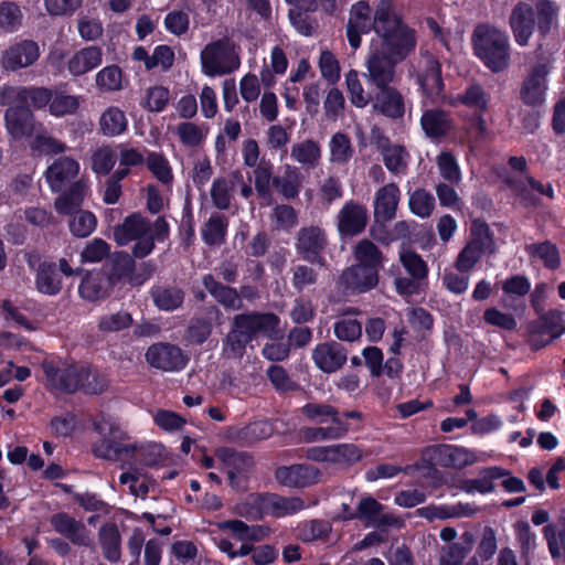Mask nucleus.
I'll return each mask as SVG.
<instances>
[{
  "label": "nucleus",
  "instance_id": "nucleus-49",
  "mask_svg": "<svg viewBox=\"0 0 565 565\" xmlns=\"http://www.w3.org/2000/svg\"><path fill=\"white\" fill-rule=\"evenodd\" d=\"M156 306L161 310L171 311L183 302V291L175 287H158L152 291Z\"/></svg>",
  "mask_w": 565,
  "mask_h": 565
},
{
  "label": "nucleus",
  "instance_id": "nucleus-29",
  "mask_svg": "<svg viewBox=\"0 0 565 565\" xmlns=\"http://www.w3.org/2000/svg\"><path fill=\"white\" fill-rule=\"evenodd\" d=\"M237 182H241V171H233L213 181L210 193L212 202L217 209L227 210L231 206Z\"/></svg>",
  "mask_w": 565,
  "mask_h": 565
},
{
  "label": "nucleus",
  "instance_id": "nucleus-15",
  "mask_svg": "<svg viewBox=\"0 0 565 565\" xmlns=\"http://www.w3.org/2000/svg\"><path fill=\"white\" fill-rule=\"evenodd\" d=\"M51 99V92L42 87L4 86L0 88V105L17 104L24 107L32 105L35 108H42L50 105Z\"/></svg>",
  "mask_w": 565,
  "mask_h": 565
},
{
  "label": "nucleus",
  "instance_id": "nucleus-10",
  "mask_svg": "<svg viewBox=\"0 0 565 565\" xmlns=\"http://www.w3.org/2000/svg\"><path fill=\"white\" fill-rule=\"evenodd\" d=\"M202 72L206 76H220L237 70L241 65L235 45L227 39L207 44L201 52Z\"/></svg>",
  "mask_w": 565,
  "mask_h": 565
},
{
  "label": "nucleus",
  "instance_id": "nucleus-60",
  "mask_svg": "<svg viewBox=\"0 0 565 565\" xmlns=\"http://www.w3.org/2000/svg\"><path fill=\"white\" fill-rule=\"evenodd\" d=\"M409 209L419 217H428L435 209L434 196L425 190L418 189L409 195Z\"/></svg>",
  "mask_w": 565,
  "mask_h": 565
},
{
  "label": "nucleus",
  "instance_id": "nucleus-17",
  "mask_svg": "<svg viewBox=\"0 0 565 565\" xmlns=\"http://www.w3.org/2000/svg\"><path fill=\"white\" fill-rule=\"evenodd\" d=\"M4 106H8L4 119L9 135L14 139L32 137L40 125L34 121L32 111L28 107L17 104H6Z\"/></svg>",
  "mask_w": 565,
  "mask_h": 565
},
{
  "label": "nucleus",
  "instance_id": "nucleus-12",
  "mask_svg": "<svg viewBox=\"0 0 565 565\" xmlns=\"http://www.w3.org/2000/svg\"><path fill=\"white\" fill-rule=\"evenodd\" d=\"M363 456V449L352 443L315 446L306 452V457L312 461L328 462L343 468L359 462Z\"/></svg>",
  "mask_w": 565,
  "mask_h": 565
},
{
  "label": "nucleus",
  "instance_id": "nucleus-53",
  "mask_svg": "<svg viewBox=\"0 0 565 565\" xmlns=\"http://www.w3.org/2000/svg\"><path fill=\"white\" fill-rule=\"evenodd\" d=\"M349 428L345 424L330 425L326 427H310L303 430V438L309 443L332 440L342 438Z\"/></svg>",
  "mask_w": 565,
  "mask_h": 565
},
{
  "label": "nucleus",
  "instance_id": "nucleus-11",
  "mask_svg": "<svg viewBox=\"0 0 565 565\" xmlns=\"http://www.w3.org/2000/svg\"><path fill=\"white\" fill-rule=\"evenodd\" d=\"M411 74L415 76L427 102L434 103L444 90L441 66L435 56L422 53L412 64Z\"/></svg>",
  "mask_w": 565,
  "mask_h": 565
},
{
  "label": "nucleus",
  "instance_id": "nucleus-55",
  "mask_svg": "<svg viewBox=\"0 0 565 565\" xmlns=\"http://www.w3.org/2000/svg\"><path fill=\"white\" fill-rule=\"evenodd\" d=\"M437 168L440 177L452 185L460 183L462 175L456 158L448 151L437 157Z\"/></svg>",
  "mask_w": 565,
  "mask_h": 565
},
{
  "label": "nucleus",
  "instance_id": "nucleus-61",
  "mask_svg": "<svg viewBox=\"0 0 565 565\" xmlns=\"http://www.w3.org/2000/svg\"><path fill=\"white\" fill-rule=\"evenodd\" d=\"M333 331L339 340L354 342L362 335V326L355 319L343 317L334 322Z\"/></svg>",
  "mask_w": 565,
  "mask_h": 565
},
{
  "label": "nucleus",
  "instance_id": "nucleus-6",
  "mask_svg": "<svg viewBox=\"0 0 565 565\" xmlns=\"http://www.w3.org/2000/svg\"><path fill=\"white\" fill-rule=\"evenodd\" d=\"M279 319L273 313L237 315L224 348L228 356L241 358L248 342L257 335L268 338L278 334Z\"/></svg>",
  "mask_w": 565,
  "mask_h": 565
},
{
  "label": "nucleus",
  "instance_id": "nucleus-2",
  "mask_svg": "<svg viewBox=\"0 0 565 565\" xmlns=\"http://www.w3.org/2000/svg\"><path fill=\"white\" fill-rule=\"evenodd\" d=\"M398 43L376 46L371 58H366V76L379 88L373 108L391 118L404 115L403 97L395 88L388 86L395 77V66L403 62L414 50L411 39L401 38Z\"/></svg>",
  "mask_w": 565,
  "mask_h": 565
},
{
  "label": "nucleus",
  "instance_id": "nucleus-20",
  "mask_svg": "<svg viewBox=\"0 0 565 565\" xmlns=\"http://www.w3.org/2000/svg\"><path fill=\"white\" fill-rule=\"evenodd\" d=\"M367 223L366 207L355 202H347L338 214V230L343 236L361 233Z\"/></svg>",
  "mask_w": 565,
  "mask_h": 565
},
{
  "label": "nucleus",
  "instance_id": "nucleus-24",
  "mask_svg": "<svg viewBox=\"0 0 565 565\" xmlns=\"http://www.w3.org/2000/svg\"><path fill=\"white\" fill-rule=\"evenodd\" d=\"M312 359L321 371L332 373L347 362V352L339 343L327 342L316 347Z\"/></svg>",
  "mask_w": 565,
  "mask_h": 565
},
{
  "label": "nucleus",
  "instance_id": "nucleus-56",
  "mask_svg": "<svg viewBox=\"0 0 565 565\" xmlns=\"http://www.w3.org/2000/svg\"><path fill=\"white\" fill-rule=\"evenodd\" d=\"M329 149L330 161L339 164L348 162L353 153L350 138L342 132H337L332 136L329 142Z\"/></svg>",
  "mask_w": 565,
  "mask_h": 565
},
{
  "label": "nucleus",
  "instance_id": "nucleus-31",
  "mask_svg": "<svg viewBox=\"0 0 565 565\" xmlns=\"http://www.w3.org/2000/svg\"><path fill=\"white\" fill-rule=\"evenodd\" d=\"M420 125L424 132L430 138L447 135L452 125L449 115L441 109H427L423 113Z\"/></svg>",
  "mask_w": 565,
  "mask_h": 565
},
{
  "label": "nucleus",
  "instance_id": "nucleus-46",
  "mask_svg": "<svg viewBox=\"0 0 565 565\" xmlns=\"http://www.w3.org/2000/svg\"><path fill=\"white\" fill-rule=\"evenodd\" d=\"M462 540L467 545L461 543H451L444 547L439 558V565H462L463 559L472 547V535L465 533Z\"/></svg>",
  "mask_w": 565,
  "mask_h": 565
},
{
  "label": "nucleus",
  "instance_id": "nucleus-59",
  "mask_svg": "<svg viewBox=\"0 0 565 565\" xmlns=\"http://www.w3.org/2000/svg\"><path fill=\"white\" fill-rule=\"evenodd\" d=\"M79 103L78 96L56 93L52 95L50 113L55 117L71 115L77 110Z\"/></svg>",
  "mask_w": 565,
  "mask_h": 565
},
{
  "label": "nucleus",
  "instance_id": "nucleus-26",
  "mask_svg": "<svg viewBox=\"0 0 565 565\" xmlns=\"http://www.w3.org/2000/svg\"><path fill=\"white\" fill-rule=\"evenodd\" d=\"M326 244L323 232L319 227L302 228L298 235L297 248L305 259L320 263V253Z\"/></svg>",
  "mask_w": 565,
  "mask_h": 565
},
{
  "label": "nucleus",
  "instance_id": "nucleus-22",
  "mask_svg": "<svg viewBox=\"0 0 565 565\" xmlns=\"http://www.w3.org/2000/svg\"><path fill=\"white\" fill-rule=\"evenodd\" d=\"M433 452L436 462L448 468L461 469L478 460L475 451L455 445H439Z\"/></svg>",
  "mask_w": 565,
  "mask_h": 565
},
{
  "label": "nucleus",
  "instance_id": "nucleus-35",
  "mask_svg": "<svg viewBox=\"0 0 565 565\" xmlns=\"http://www.w3.org/2000/svg\"><path fill=\"white\" fill-rule=\"evenodd\" d=\"M131 446L135 448L131 465L156 466L166 459V448L159 443H131Z\"/></svg>",
  "mask_w": 565,
  "mask_h": 565
},
{
  "label": "nucleus",
  "instance_id": "nucleus-62",
  "mask_svg": "<svg viewBox=\"0 0 565 565\" xmlns=\"http://www.w3.org/2000/svg\"><path fill=\"white\" fill-rule=\"evenodd\" d=\"M331 525L327 521L311 520L299 525L298 535L302 542H313L328 536Z\"/></svg>",
  "mask_w": 565,
  "mask_h": 565
},
{
  "label": "nucleus",
  "instance_id": "nucleus-8",
  "mask_svg": "<svg viewBox=\"0 0 565 565\" xmlns=\"http://www.w3.org/2000/svg\"><path fill=\"white\" fill-rule=\"evenodd\" d=\"M475 54L492 72H501L510 64V42L505 32L491 24H479L472 34Z\"/></svg>",
  "mask_w": 565,
  "mask_h": 565
},
{
  "label": "nucleus",
  "instance_id": "nucleus-48",
  "mask_svg": "<svg viewBox=\"0 0 565 565\" xmlns=\"http://www.w3.org/2000/svg\"><path fill=\"white\" fill-rule=\"evenodd\" d=\"M227 218L221 214H213L202 228L203 241L209 245L221 244L226 235Z\"/></svg>",
  "mask_w": 565,
  "mask_h": 565
},
{
  "label": "nucleus",
  "instance_id": "nucleus-54",
  "mask_svg": "<svg viewBox=\"0 0 565 565\" xmlns=\"http://www.w3.org/2000/svg\"><path fill=\"white\" fill-rule=\"evenodd\" d=\"M291 157L300 164L315 167L321 158V150L317 142L306 140L291 148Z\"/></svg>",
  "mask_w": 565,
  "mask_h": 565
},
{
  "label": "nucleus",
  "instance_id": "nucleus-7",
  "mask_svg": "<svg viewBox=\"0 0 565 565\" xmlns=\"http://www.w3.org/2000/svg\"><path fill=\"white\" fill-rule=\"evenodd\" d=\"M95 430L102 437L93 444V454L102 459L131 465V458L135 448L131 443H121L126 438L119 422L109 416L102 414L94 423Z\"/></svg>",
  "mask_w": 565,
  "mask_h": 565
},
{
  "label": "nucleus",
  "instance_id": "nucleus-41",
  "mask_svg": "<svg viewBox=\"0 0 565 565\" xmlns=\"http://www.w3.org/2000/svg\"><path fill=\"white\" fill-rule=\"evenodd\" d=\"M99 541L104 556L110 562H118L120 558V535L114 523L105 524L99 530Z\"/></svg>",
  "mask_w": 565,
  "mask_h": 565
},
{
  "label": "nucleus",
  "instance_id": "nucleus-32",
  "mask_svg": "<svg viewBox=\"0 0 565 565\" xmlns=\"http://www.w3.org/2000/svg\"><path fill=\"white\" fill-rule=\"evenodd\" d=\"M508 476V470L499 467L483 469L475 479L466 480L462 483V490L467 493H490L494 490L493 481Z\"/></svg>",
  "mask_w": 565,
  "mask_h": 565
},
{
  "label": "nucleus",
  "instance_id": "nucleus-50",
  "mask_svg": "<svg viewBox=\"0 0 565 565\" xmlns=\"http://www.w3.org/2000/svg\"><path fill=\"white\" fill-rule=\"evenodd\" d=\"M169 99V89L164 86L156 85L145 90V95L141 98L140 105L142 108L149 111L160 113L166 108Z\"/></svg>",
  "mask_w": 565,
  "mask_h": 565
},
{
  "label": "nucleus",
  "instance_id": "nucleus-40",
  "mask_svg": "<svg viewBox=\"0 0 565 565\" xmlns=\"http://www.w3.org/2000/svg\"><path fill=\"white\" fill-rule=\"evenodd\" d=\"M525 250L532 260H541L547 268L559 266V253L552 242L532 243L525 246Z\"/></svg>",
  "mask_w": 565,
  "mask_h": 565
},
{
  "label": "nucleus",
  "instance_id": "nucleus-21",
  "mask_svg": "<svg viewBox=\"0 0 565 565\" xmlns=\"http://www.w3.org/2000/svg\"><path fill=\"white\" fill-rule=\"evenodd\" d=\"M50 524L55 532L65 536L74 544L88 545L90 543L89 533L84 523L67 513L60 512L53 514L50 518Z\"/></svg>",
  "mask_w": 565,
  "mask_h": 565
},
{
  "label": "nucleus",
  "instance_id": "nucleus-63",
  "mask_svg": "<svg viewBox=\"0 0 565 565\" xmlns=\"http://www.w3.org/2000/svg\"><path fill=\"white\" fill-rule=\"evenodd\" d=\"M132 323L131 315L126 311L106 313L100 317L98 328L103 332H119Z\"/></svg>",
  "mask_w": 565,
  "mask_h": 565
},
{
  "label": "nucleus",
  "instance_id": "nucleus-37",
  "mask_svg": "<svg viewBox=\"0 0 565 565\" xmlns=\"http://www.w3.org/2000/svg\"><path fill=\"white\" fill-rule=\"evenodd\" d=\"M36 289L44 295L55 296L62 289V279L56 271L54 264H41L36 278H35Z\"/></svg>",
  "mask_w": 565,
  "mask_h": 565
},
{
  "label": "nucleus",
  "instance_id": "nucleus-3",
  "mask_svg": "<svg viewBox=\"0 0 565 565\" xmlns=\"http://www.w3.org/2000/svg\"><path fill=\"white\" fill-rule=\"evenodd\" d=\"M42 369L45 385L54 392L73 393L83 390L89 394L102 393L107 387L104 377L92 374L85 365L67 364L62 361H44Z\"/></svg>",
  "mask_w": 565,
  "mask_h": 565
},
{
  "label": "nucleus",
  "instance_id": "nucleus-57",
  "mask_svg": "<svg viewBox=\"0 0 565 565\" xmlns=\"http://www.w3.org/2000/svg\"><path fill=\"white\" fill-rule=\"evenodd\" d=\"M23 14L20 7L10 1L0 3V29L4 32H14L22 24Z\"/></svg>",
  "mask_w": 565,
  "mask_h": 565
},
{
  "label": "nucleus",
  "instance_id": "nucleus-38",
  "mask_svg": "<svg viewBox=\"0 0 565 565\" xmlns=\"http://www.w3.org/2000/svg\"><path fill=\"white\" fill-rule=\"evenodd\" d=\"M512 186L516 193V195L522 200V202L526 205L534 204V200L531 196V191H536L541 194H544L548 198L554 196V190L550 183L543 184L531 177L522 175L519 180L512 183Z\"/></svg>",
  "mask_w": 565,
  "mask_h": 565
},
{
  "label": "nucleus",
  "instance_id": "nucleus-23",
  "mask_svg": "<svg viewBox=\"0 0 565 565\" xmlns=\"http://www.w3.org/2000/svg\"><path fill=\"white\" fill-rule=\"evenodd\" d=\"M491 95L480 84L469 85L462 93L446 97L449 106L462 105L475 113H486L489 107Z\"/></svg>",
  "mask_w": 565,
  "mask_h": 565
},
{
  "label": "nucleus",
  "instance_id": "nucleus-5",
  "mask_svg": "<svg viewBox=\"0 0 565 565\" xmlns=\"http://www.w3.org/2000/svg\"><path fill=\"white\" fill-rule=\"evenodd\" d=\"M168 233V223L162 217H158L151 224L143 216L134 214L115 227L114 237L119 245L136 241L134 255L143 258L152 252L154 241L164 239Z\"/></svg>",
  "mask_w": 565,
  "mask_h": 565
},
{
  "label": "nucleus",
  "instance_id": "nucleus-1",
  "mask_svg": "<svg viewBox=\"0 0 565 565\" xmlns=\"http://www.w3.org/2000/svg\"><path fill=\"white\" fill-rule=\"evenodd\" d=\"M374 31L366 58H371L376 46L385 47L388 43H398L401 38L411 39L416 47L415 31L408 28L394 10L391 0H380L375 11L367 2L359 1L350 10L347 25L348 41L354 50L361 45V35Z\"/></svg>",
  "mask_w": 565,
  "mask_h": 565
},
{
  "label": "nucleus",
  "instance_id": "nucleus-33",
  "mask_svg": "<svg viewBox=\"0 0 565 565\" xmlns=\"http://www.w3.org/2000/svg\"><path fill=\"white\" fill-rule=\"evenodd\" d=\"M99 128L107 137L122 135L128 128V119L122 109L117 106L106 108L99 118Z\"/></svg>",
  "mask_w": 565,
  "mask_h": 565
},
{
  "label": "nucleus",
  "instance_id": "nucleus-64",
  "mask_svg": "<svg viewBox=\"0 0 565 565\" xmlns=\"http://www.w3.org/2000/svg\"><path fill=\"white\" fill-rule=\"evenodd\" d=\"M152 418L160 429L171 434L181 430L186 423L181 415L168 409L156 411Z\"/></svg>",
  "mask_w": 565,
  "mask_h": 565
},
{
  "label": "nucleus",
  "instance_id": "nucleus-16",
  "mask_svg": "<svg viewBox=\"0 0 565 565\" xmlns=\"http://www.w3.org/2000/svg\"><path fill=\"white\" fill-rule=\"evenodd\" d=\"M146 360L152 367L168 372L181 370L186 364V359L181 349L168 343H157L149 347L146 352Z\"/></svg>",
  "mask_w": 565,
  "mask_h": 565
},
{
  "label": "nucleus",
  "instance_id": "nucleus-45",
  "mask_svg": "<svg viewBox=\"0 0 565 565\" xmlns=\"http://www.w3.org/2000/svg\"><path fill=\"white\" fill-rule=\"evenodd\" d=\"M543 535L553 558L565 559V524L551 523L544 526Z\"/></svg>",
  "mask_w": 565,
  "mask_h": 565
},
{
  "label": "nucleus",
  "instance_id": "nucleus-30",
  "mask_svg": "<svg viewBox=\"0 0 565 565\" xmlns=\"http://www.w3.org/2000/svg\"><path fill=\"white\" fill-rule=\"evenodd\" d=\"M399 201V190L396 184L390 183L381 188L375 194L374 213L382 221L394 217Z\"/></svg>",
  "mask_w": 565,
  "mask_h": 565
},
{
  "label": "nucleus",
  "instance_id": "nucleus-39",
  "mask_svg": "<svg viewBox=\"0 0 565 565\" xmlns=\"http://www.w3.org/2000/svg\"><path fill=\"white\" fill-rule=\"evenodd\" d=\"M29 146L33 151L44 154L62 153L67 148L63 142L50 136L42 125H39L33 136L29 138Z\"/></svg>",
  "mask_w": 565,
  "mask_h": 565
},
{
  "label": "nucleus",
  "instance_id": "nucleus-51",
  "mask_svg": "<svg viewBox=\"0 0 565 565\" xmlns=\"http://www.w3.org/2000/svg\"><path fill=\"white\" fill-rule=\"evenodd\" d=\"M408 153L402 147L397 145H390L383 150V160L385 167L395 174L405 173L408 164Z\"/></svg>",
  "mask_w": 565,
  "mask_h": 565
},
{
  "label": "nucleus",
  "instance_id": "nucleus-58",
  "mask_svg": "<svg viewBox=\"0 0 565 565\" xmlns=\"http://www.w3.org/2000/svg\"><path fill=\"white\" fill-rule=\"evenodd\" d=\"M118 158L116 149L111 147H100L92 156V169L95 173L106 175L114 168Z\"/></svg>",
  "mask_w": 565,
  "mask_h": 565
},
{
  "label": "nucleus",
  "instance_id": "nucleus-13",
  "mask_svg": "<svg viewBox=\"0 0 565 565\" xmlns=\"http://www.w3.org/2000/svg\"><path fill=\"white\" fill-rule=\"evenodd\" d=\"M548 73L550 70L546 64H537L530 70L520 90V96L524 104L533 107L544 104Z\"/></svg>",
  "mask_w": 565,
  "mask_h": 565
},
{
  "label": "nucleus",
  "instance_id": "nucleus-9",
  "mask_svg": "<svg viewBox=\"0 0 565 565\" xmlns=\"http://www.w3.org/2000/svg\"><path fill=\"white\" fill-rule=\"evenodd\" d=\"M135 262L134 259L125 254L117 257L113 274L110 278H106L99 271L88 273L82 280L78 292L81 297L88 301H96L105 298L108 295V285L111 279L126 278L131 285H140L147 277L139 279L132 276Z\"/></svg>",
  "mask_w": 565,
  "mask_h": 565
},
{
  "label": "nucleus",
  "instance_id": "nucleus-25",
  "mask_svg": "<svg viewBox=\"0 0 565 565\" xmlns=\"http://www.w3.org/2000/svg\"><path fill=\"white\" fill-rule=\"evenodd\" d=\"M341 280L348 289L364 292L377 285L379 270L354 264L343 271Z\"/></svg>",
  "mask_w": 565,
  "mask_h": 565
},
{
  "label": "nucleus",
  "instance_id": "nucleus-36",
  "mask_svg": "<svg viewBox=\"0 0 565 565\" xmlns=\"http://www.w3.org/2000/svg\"><path fill=\"white\" fill-rule=\"evenodd\" d=\"M265 510V493H250L232 508L234 514L252 521L263 520Z\"/></svg>",
  "mask_w": 565,
  "mask_h": 565
},
{
  "label": "nucleus",
  "instance_id": "nucleus-47",
  "mask_svg": "<svg viewBox=\"0 0 565 565\" xmlns=\"http://www.w3.org/2000/svg\"><path fill=\"white\" fill-rule=\"evenodd\" d=\"M301 411L307 418L318 424H344L342 418L338 416L337 411L330 405L309 403Z\"/></svg>",
  "mask_w": 565,
  "mask_h": 565
},
{
  "label": "nucleus",
  "instance_id": "nucleus-42",
  "mask_svg": "<svg viewBox=\"0 0 565 565\" xmlns=\"http://www.w3.org/2000/svg\"><path fill=\"white\" fill-rule=\"evenodd\" d=\"M205 288L222 305L231 309H239L242 300L235 289L220 285L211 275L203 278Z\"/></svg>",
  "mask_w": 565,
  "mask_h": 565
},
{
  "label": "nucleus",
  "instance_id": "nucleus-14",
  "mask_svg": "<svg viewBox=\"0 0 565 565\" xmlns=\"http://www.w3.org/2000/svg\"><path fill=\"white\" fill-rule=\"evenodd\" d=\"M40 57V47L32 40L11 44L1 54V66L7 71H18L34 64Z\"/></svg>",
  "mask_w": 565,
  "mask_h": 565
},
{
  "label": "nucleus",
  "instance_id": "nucleus-52",
  "mask_svg": "<svg viewBox=\"0 0 565 565\" xmlns=\"http://www.w3.org/2000/svg\"><path fill=\"white\" fill-rule=\"evenodd\" d=\"M96 86L102 92H117L122 88V71L116 65L102 68L95 76Z\"/></svg>",
  "mask_w": 565,
  "mask_h": 565
},
{
  "label": "nucleus",
  "instance_id": "nucleus-4",
  "mask_svg": "<svg viewBox=\"0 0 565 565\" xmlns=\"http://www.w3.org/2000/svg\"><path fill=\"white\" fill-rule=\"evenodd\" d=\"M79 172V163L71 157L56 159L46 170L45 177L50 188L62 191L70 185V191L55 200L54 206L60 214L70 215L82 205L86 188L81 181L74 182Z\"/></svg>",
  "mask_w": 565,
  "mask_h": 565
},
{
  "label": "nucleus",
  "instance_id": "nucleus-18",
  "mask_svg": "<svg viewBox=\"0 0 565 565\" xmlns=\"http://www.w3.org/2000/svg\"><path fill=\"white\" fill-rule=\"evenodd\" d=\"M279 483L290 488H306L316 484L321 479V471L311 465H291L280 467L276 471Z\"/></svg>",
  "mask_w": 565,
  "mask_h": 565
},
{
  "label": "nucleus",
  "instance_id": "nucleus-27",
  "mask_svg": "<svg viewBox=\"0 0 565 565\" xmlns=\"http://www.w3.org/2000/svg\"><path fill=\"white\" fill-rule=\"evenodd\" d=\"M102 62V49L92 45L76 51L67 61V70L73 76H81L98 67Z\"/></svg>",
  "mask_w": 565,
  "mask_h": 565
},
{
  "label": "nucleus",
  "instance_id": "nucleus-28",
  "mask_svg": "<svg viewBox=\"0 0 565 565\" xmlns=\"http://www.w3.org/2000/svg\"><path fill=\"white\" fill-rule=\"evenodd\" d=\"M265 518H285L305 509V502L298 497H281L276 493H265Z\"/></svg>",
  "mask_w": 565,
  "mask_h": 565
},
{
  "label": "nucleus",
  "instance_id": "nucleus-43",
  "mask_svg": "<svg viewBox=\"0 0 565 565\" xmlns=\"http://www.w3.org/2000/svg\"><path fill=\"white\" fill-rule=\"evenodd\" d=\"M355 264L380 270L383 257L380 249L369 239H362L354 247Z\"/></svg>",
  "mask_w": 565,
  "mask_h": 565
},
{
  "label": "nucleus",
  "instance_id": "nucleus-44",
  "mask_svg": "<svg viewBox=\"0 0 565 565\" xmlns=\"http://www.w3.org/2000/svg\"><path fill=\"white\" fill-rule=\"evenodd\" d=\"M384 510V507L372 497H363L358 504L356 512L350 510L344 505V518L345 519H361L366 521L369 524H374L379 514Z\"/></svg>",
  "mask_w": 565,
  "mask_h": 565
},
{
  "label": "nucleus",
  "instance_id": "nucleus-19",
  "mask_svg": "<svg viewBox=\"0 0 565 565\" xmlns=\"http://www.w3.org/2000/svg\"><path fill=\"white\" fill-rule=\"evenodd\" d=\"M509 23L516 44L526 46L534 31V9L527 3H518L511 12Z\"/></svg>",
  "mask_w": 565,
  "mask_h": 565
},
{
  "label": "nucleus",
  "instance_id": "nucleus-34",
  "mask_svg": "<svg viewBox=\"0 0 565 565\" xmlns=\"http://www.w3.org/2000/svg\"><path fill=\"white\" fill-rule=\"evenodd\" d=\"M273 184L285 199H295L300 192L302 175L297 168L286 166L282 173L273 179Z\"/></svg>",
  "mask_w": 565,
  "mask_h": 565
}]
</instances>
